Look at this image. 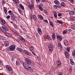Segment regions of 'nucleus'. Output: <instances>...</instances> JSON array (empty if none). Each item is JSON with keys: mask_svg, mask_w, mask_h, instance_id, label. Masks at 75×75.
<instances>
[{"mask_svg": "<svg viewBox=\"0 0 75 75\" xmlns=\"http://www.w3.org/2000/svg\"><path fill=\"white\" fill-rule=\"evenodd\" d=\"M25 61L28 65L31 64V61L28 58H25Z\"/></svg>", "mask_w": 75, "mask_h": 75, "instance_id": "1", "label": "nucleus"}, {"mask_svg": "<svg viewBox=\"0 0 75 75\" xmlns=\"http://www.w3.org/2000/svg\"><path fill=\"white\" fill-rule=\"evenodd\" d=\"M0 30H2V31L3 32H4V33H7V31H8V30L7 28L2 29V27H0Z\"/></svg>", "mask_w": 75, "mask_h": 75, "instance_id": "2", "label": "nucleus"}, {"mask_svg": "<svg viewBox=\"0 0 75 75\" xmlns=\"http://www.w3.org/2000/svg\"><path fill=\"white\" fill-rule=\"evenodd\" d=\"M6 69L8 71H12V68H11V66L8 65H7L6 66Z\"/></svg>", "mask_w": 75, "mask_h": 75, "instance_id": "3", "label": "nucleus"}, {"mask_svg": "<svg viewBox=\"0 0 75 75\" xmlns=\"http://www.w3.org/2000/svg\"><path fill=\"white\" fill-rule=\"evenodd\" d=\"M15 48H16V47L14 46H11L9 47V50H10L11 51H14V50H15Z\"/></svg>", "mask_w": 75, "mask_h": 75, "instance_id": "4", "label": "nucleus"}, {"mask_svg": "<svg viewBox=\"0 0 75 75\" xmlns=\"http://www.w3.org/2000/svg\"><path fill=\"white\" fill-rule=\"evenodd\" d=\"M38 31L39 34L40 35L42 34V31H41V29L40 28V27H38Z\"/></svg>", "mask_w": 75, "mask_h": 75, "instance_id": "5", "label": "nucleus"}, {"mask_svg": "<svg viewBox=\"0 0 75 75\" xmlns=\"http://www.w3.org/2000/svg\"><path fill=\"white\" fill-rule=\"evenodd\" d=\"M64 43L65 45H66V46H67L68 45V41L67 40H64Z\"/></svg>", "mask_w": 75, "mask_h": 75, "instance_id": "6", "label": "nucleus"}, {"mask_svg": "<svg viewBox=\"0 0 75 75\" xmlns=\"http://www.w3.org/2000/svg\"><path fill=\"white\" fill-rule=\"evenodd\" d=\"M49 49L50 51H52V46L51 45H48Z\"/></svg>", "mask_w": 75, "mask_h": 75, "instance_id": "7", "label": "nucleus"}, {"mask_svg": "<svg viewBox=\"0 0 75 75\" xmlns=\"http://www.w3.org/2000/svg\"><path fill=\"white\" fill-rule=\"evenodd\" d=\"M56 38V36L55 35V34L54 33H52V38L53 40H55V38Z\"/></svg>", "mask_w": 75, "mask_h": 75, "instance_id": "8", "label": "nucleus"}, {"mask_svg": "<svg viewBox=\"0 0 75 75\" xmlns=\"http://www.w3.org/2000/svg\"><path fill=\"white\" fill-rule=\"evenodd\" d=\"M45 37L46 38L47 40H48L49 41H50V40H51V38H50V37L47 34H46L45 35Z\"/></svg>", "mask_w": 75, "mask_h": 75, "instance_id": "9", "label": "nucleus"}, {"mask_svg": "<svg viewBox=\"0 0 75 75\" xmlns=\"http://www.w3.org/2000/svg\"><path fill=\"white\" fill-rule=\"evenodd\" d=\"M56 36L57 38H59V41H62V36H60L59 35H57Z\"/></svg>", "mask_w": 75, "mask_h": 75, "instance_id": "10", "label": "nucleus"}, {"mask_svg": "<svg viewBox=\"0 0 75 75\" xmlns=\"http://www.w3.org/2000/svg\"><path fill=\"white\" fill-rule=\"evenodd\" d=\"M23 65L24 67V68L25 69H26V70H28V69L27 68H26V67L27 65V64H26V63H24L23 64Z\"/></svg>", "mask_w": 75, "mask_h": 75, "instance_id": "11", "label": "nucleus"}, {"mask_svg": "<svg viewBox=\"0 0 75 75\" xmlns=\"http://www.w3.org/2000/svg\"><path fill=\"white\" fill-rule=\"evenodd\" d=\"M49 24L50 25V26H51L52 27H54V23L53 22L51 21H49Z\"/></svg>", "mask_w": 75, "mask_h": 75, "instance_id": "12", "label": "nucleus"}, {"mask_svg": "<svg viewBox=\"0 0 75 75\" xmlns=\"http://www.w3.org/2000/svg\"><path fill=\"white\" fill-rule=\"evenodd\" d=\"M38 17L39 18H40L41 20H44V17L42 16L41 15H38Z\"/></svg>", "mask_w": 75, "mask_h": 75, "instance_id": "13", "label": "nucleus"}, {"mask_svg": "<svg viewBox=\"0 0 75 75\" xmlns=\"http://www.w3.org/2000/svg\"><path fill=\"white\" fill-rule=\"evenodd\" d=\"M17 50L18 51L20 52H22L23 51V50L20 48L18 47L17 48Z\"/></svg>", "mask_w": 75, "mask_h": 75, "instance_id": "14", "label": "nucleus"}, {"mask_svg": "<svg viewBox=\"0 0 75 75\" xmlns=\"http://www.w3.org/2000/svg\"><path fill=\"white\" fill-rule=\"evenodd\" d=\"M4 10L5 13L6 14H7V8L6 7H4Z\"/></svg>", "mask_w": 75, "mask_h": 75, "instance_id": "15", "label": "nucleus"}, {"mask_svg": "<svg viewBox=\"0 0 75 75\" xmlns=\"http://www.w3.org/2000/svg\"><path fill=\"white\" fill-rule=\"evenodd\" d=\"M1 23L2 24H6V21H5V20H4L3 19H1Z\"/></svg>", "mask_w": 75, "mask_h": 75, "instance_id": "16", "label": "nucleus"}, {"mask_svg": "<svg viewBox=\"0 0 75 75\" xmlns=\"http://www.w3.org/2000/svg\"><path fill=\"white\" fill-rule=\"evenodd\" d=\"M74 13L75 12L73 11H71L69 12V14L70 15H71V16H72V15H74Z\"/></svg>", "mask_w": 75, "mask_h": 75, "instance_id": "17", "label": "nucleus"}, {"mask_svg": "<svg viewBox=\"0 0 75 75\" xmlns=\"http://www.w3.org/2000/svg\"><path fill=\"white\" fill-rule=\"evenodd\" d=\"M58 47L59 48L61 49H62V45H61V44L60 43H58Z\"/></svg>", "mask_w": 75, "mask_h": 75, "instance_id": "18", "label": "nucleus"}, {"mask_svg": "<svg viewBox=\"0 0 75 75\" xmlns=\"http://www.w3.org/2000/svg\"><path fill=\"white\" fill-rule=\"evenodd\" d=\"M54 3L55 4H57V5H59V2L58 0H55L54 1Z\"/></svg>", "mask_w": 75, "mask_h": 75, "instance_id": "19", "label": "nucleus"}, {"mask_svg": "<svg viewBox=\"0 0 75 75\" xmlns=\"http://www.w3.org/2000/svg\"><path fill=\"white\" fill-rule=\"evenodd\" d=\"M8 42L7 41H6L4 42V45L5 46H8Z\"/></svg>", "mask_w": 75, "mask_h": 75, "instance_id": "20", "label": "nucleus"}, {"mask_svg": "<svg viewBox=\"0 0 75 75\" xmlns=\"http://www.w3.org/2000/svg\"><path fill=\"white\" fill-rule=\"evenodd\" d=\"M63 35H65V34H67V30L66 29L64 30L63 32Z\"/></svg>", "mask_w": 75, "mask_h": 75, "instance_id": "21", "label": "nucleus"}, {"mask_svg": "<svg viewBox=\"0 0 75 75\" xmlns=\"http://www.w3.org/2000/svg\"><path fill=\"white\" fill-rule=\"evenodd\" d=\"M19 38L20 40H21V41H22L23 42H25V40L24 39H23L22 37H20Z\"/></svg>", "mask_w": 75, "mask_h": 75, "instance_id": "22", "label": "nucleus"}, {"mask_svg": "<svg viewBox=\"0 0 75 75\" xmlns=\"http://www.w3.org/2000/svg\"><path fill=\"white\" fill-rule=\"evenodd\" d=\"M0 39L1 40H5V38L4 37L2 36L1 35H0Z\"/></svg>", "mask_w": 75, "mask_h": 75, "instance_id": "23", "label": "nucleus"}, {"mask_svg": "<svg viewBox=\"0 0 75 75\" xmlns=\"http://www.w3.org/2000/svg\"><path fill=\"white\" fill-rule=\"evenodd\" d=\"M33 19L34 20H37V17L35 15H33Z\"/></svg>", "mask_w": 75, "mask_h": 75, "instance_id": "24", "label": "nucleus"}, {"mask_svg": "<svg viewBox=\"0 0 75 75\" xmlns=\"http://www.w3.org/2000/svg\"><path fill=\"white\" fill-rule=\"evenodd\" d=\"M27 5L28 6L29 8L30 9H31V8H32V7L31 6V5L30 6V3L28 2L27 4Z\"/></svg>", "mask_w": 75, "mask_h": 75, "instance_id": "25", "label": "nucleus"}, {"mask_svg": "<svg viewBox=\"0 0 75 75\" xmlns=\"http://www.w3.org/2000/svg\"><path fill=\"white\" fill-rule=\"evenodd\" d=\"M24 52H25V54H26V55H29V52H28V51H27L26 50H24Z\"/></svg>", "mask_w": 75, "mask_h": 75, "instance_id": "26", "label": "nucleus"}, {"mask_svg": "<svg viewBox=\"0 0 75 75\" xmlns=\"http://www.w3.org/2000/svg\"><path fill=\"white\" fill-rule=\"evenodd\" d=\"M56 63L58 65H61V62L60 60H58L56 62Z\"/></svg>", "mask_w": 75, "mask_h": 75, "instance_id": "27", "label": "nucleus"}, {"mask_svg": "<svg viewBox=\"0 0 75 75\" xmlns=\"http://www.w3.org/2000/svg\"><path fill=\"white\" fill-rule=\"evenodd\" d=\"M29 69H30L29 70V71L31 72H33V69H32V68H31V67H29Z\"/></svg>", "mask_w": 75, "mask_h": 75, "instance_id": "28", "label": "nucleus"}, {"mask_svg": "<svg viewBox=\"0 0 75 75\" xmlns=\"http://www.w3.org/2000/svg\"><path fill=\"white\" fill-rule=\"evenodd\" d=\"M20 6L21 7V8H22V10H24V6L22 4H20Z\"/></svg>", "mask_w": 75, "mask_h": 75, "instance_id": "29", "label": "nucleus"}, {"mask_svg": "<svg viewBox=\"0 0 75 75\" xmlns=\"http://www.w3.org/2000/svg\"><path fill=\"white\" fill-rule=\"evenodd\" d=\"M30 50L31 52H33L34 51V47H30Z\"/></svg>", "mask_w": 75, "mask_h": 75, "instance_id": "30", "label": "nucleus"}, {"mask_svg": "<svg viewBox=\"0 0 75 75\" xmlns=\"http://www.w3.org/2000/svg\"><path fill=\"white\" fill-rule=\"evenodd\" d=\"M57 22L59 24H62V23H63V22H62V21L58 20L57 21Z\"/></svg>", "mask_w": 75, "mask_h": 75, "instance_id": "31", "label": "nucleus"}, {"mask_svg": "<svg viewBox=\"0 0 75 75\" xmlns=\"http://www.w3.org/2000/svg\"><path fill=\"white\" fill-rule=\"evenodd\" d=\"M2 29H3L4 28H7L6 26L3 24H2Z\"/></svg>", "mask_w": 75, "mask_h": 75, "instance_id": "32", "label": "nucleus"}, {"mask_svg": "<svg viewBox=\"0 0 75 75\" xmlns=\"http://www.w3.org/2000/svg\"><path fill=\"white\" fill-rule=\"evenodd\" d=\"M16 65H20V62L18 61H17L16 62Z\"/></svg>", "mask_w": 75, "mask_h": 75, "instance_id": "33", "label": "nucleus"}, {"mask_svg": "<svg viewBox=\"0 0 75 75\" xmlns=\"http://www.w3.org/2000/svg\"><path fill=\"white\" fill-rule=\"evenodd\" d=\"M6 35L7 37H10V35H11V34L10 33H6Z\"/></svg>", "mask_w": 75, "mask_h": 75, "instance_id": "34", "label": "nucleus"}, {"mask_svg": "<svg viewBox=\"0 0 75 75\" xmlns=\"http://www.w3.org/2000/svg\"><path fill=\"white\" fill-rule=\"evenodd\" d=\"M61 6H62L63 7H64V6H65V4L64 3V2H62L61 4Z\"/></svg>", "mask_w": 75, "mask_h": 75, "instance_id": "35", "label": "nucleus"}, {"mask_svg": "<svg viewBox=\"0 0 75 75\" xmlns=\"http://www.w3.org/2000/svg\"><path fill=\"white\" fill-rule=\"evenodd\" d=\"M69 72L71 73L72 72V68H70L69 69Z\"/></svg>", "mask_w": 75, "mask_h": 75, "instance_id": "36", "label": "nucleus"}, {"mask_svg": "<svg viewBox=\"0 0 75 75\" xmlns=\"http://www.w3.org/2000/svg\"><path fill=\"white\" fill-rule=\"evenodd\" d=\"M67 51L69 52L70 51V47H68L67 48Z\"/></svg>", "mask_w": 75, "mask_h": 75, "instance_id": "37", "label": "nucleus"}, {"mask_svg": "<svg viewBox=\"0 0 75 75\" xmlns=\"http://www.w3.org/2000/svg\"><path fill=\"white\" fill-rule=\"evenodd\" d=\"M18 11H19L20 13H21V14L23 13V12L20 8H18Z\"/></svg>", "mask_w": 75, "mask_h": 75, "instance_id": "38", "label": "nucleus"}, {"mask_svg": "<svg viewBox=\"0 0 75 75\" xmlns=\"http://www.w3.org/2000/svg\"><path fill=\"white\" fill-rule=\"evenodd\" d=\"M54 7L55 8H56V9H57V8H58V6H57V5H55V6H54Z\"/></svg>", "mask_w": 75, "mask_h": 75, "instance_id": "39", "label": "nucleus"}, {"mask_svg": "<svg viewBox=\"0 0 75 75\" xmlns=\"http://www.w3.org/2000/svg\"><path fill=\"white\" fill-rule=\"evenodd\" d=\"M40 9V10H41V11H43V8H42V7H38Z\"/></svg>", "mask_w": 75, "mask_h": 75, "instance_id": "40", "label": "nucleus"}, {"mask_svg": "<svg viewBox=\"0 0 75 75\" xmlns=\"http://www.w3.org/2000/svg\"><path fill=\"white\" fill-rule=\"evenodd\" d=\"M58 16L59 17H61V16H62V14L61 13H58Z\"/></svg>", "mask_w": 75, "mask_h": 75, "instance_id": "41", "label": "nucleus"}, {"mask_svg": "<svg viewBox=\"0 0 75 75\" xmlns=\"http://www.w3.org/2000/svg\"><path fill=\"white\" fill-rule=\"evenodd\" d=\"M43 21L47 23H48V21L47 20H43Z\"/></svg>", "mask_w": 75, "mask_h": 75, "instance_id": "42", "label": "nucleus"}, {"mask_svg": "<svg viewBox=\"0 0 75 75\" xmlns=\"http://www.w3.org/2000/svg\"><path fill=\"white\" fill-rule=\"evenodd\" d=\"M43 5H42V4H40L38 6V7H43Z\"/></svg>", "mask_w": 75, "mask_h": 75, "instance_id": "43", "label": "nucleus"}, {"mask_svg": "<svg viewBox=\"0 0 75 75\" xmlns=\"http://www.w3.org/2000/svg\"><path fill=\"white\" fill-rule=\"evenodd\" d=\"M72 55L73 56H75V51H74L72 52Z\"/></svg>", "mask_w": 75, "mask_h": 75, "instance_id": "44", "label": "nucleus"}, {"mask_svg": "<svg viewBox=\"0 0 75 75\" xmlns=\"http://www.w3.org/2000/svg\"><path fill=\"white\" fill-rule=\"evenodd\" d=\"M57 14H54V17L55 18H57Z\"/></svg>", "mask_w": 75, "mask_h": 75, "instance_id": "45", "label": "nucleus"}, {"mask_svg": "<svg viewBox=\"0 0 75 75\" xmlns=\"http://www.w3.org/2000/svg\"><path fill=\"white\" fill-rule=\"evenodd\" d=\"M10 18V16L9 15H8V16H6V18L8 19H9Z\"/></svg>", "mask_w": 75, "mask_h": 75, "instance_id": "46", "label": "nucleus"}, {"mask_svg": "<svg viewBox=\"0 0 75 75\" xmlns=\"http://www.w3.org/2000/svg\"><path fill=\"white\" fill-rule=\"evenodd\" d=\"M16 4V6H18V3H17V1H16L15 2Z\"/></svg>", "mask_w": 75, "mask_h": 75, "instance_id": "47", "label": "nucleus"}, {"mask_svg": "<svg viewBox=\"0 0 75 75\" xmlns=\"http://www.w3.org/2000/svg\"><path fill=\"white\" fill-rule=\"evenodd\" d=\"M70 64H71V65H74V62H70Z\"/></svg>", "mask_w": 75, "mask_h": 75, "instance_id": "48", "label": "nucleus"}, {"mask_svg": "<svg viewBox=\"0 0 75 75\" xmlns=\"http://www.w3.org/2000/svg\"><path fill=\"white\" fill-rule=\"evenodd\" d=\"M44 12L46 14H47L48 13V12H47L46 9L44 10Z\"/></svg>", "mask_w": 75, "mask_h": 75, "instance_id": "49", "label": "nucleus"}, {"mask_svg": "<svg viewBox=\"0 0 75 75\" xmlns=\"http://www.w3.org/2000/svg\"><path fill=\"white\" fill-rule=\"evenodd\" d=\"M65 55L67 58H69V54H66Z\"/></svg>", "mask_w": 75, "mask_h": 75, "instance_id": "50", "label": "nucleus"}, {"mask_svg": "<svg viewBox=\"0 0 75 75\" xmlns=\"http://www.w3.org/2000/svg\"><path fill=\"white\" fill-rule=\"evenodd\" d=\"M69 1H70V2L71 3H73L74 2V0H70Z\"/></svg>", "mask_w": 75, "mask_h": 75, "instance_id": "51", "label": "nucleus"}, {"mask_svg": "<svg viewBox=\"0 0 75 75\" xmlns=\"http://www.w3.org/2000/svg\"><path fill=\"white\" fill-rule=\"evenodd\" d=\"M10 15L11 17H13V16H14V14L13 13L11 14Z\"/></svg>", "mask_w": 75, "mask_h": 75, "instance_id": "52", "label": "nucleus"}, {"mask_svg": "<svg viewBox=\"0 0 75 75\" xmlns=\"http://www.w3.org/2000/svg\"><path fill=\"white\" fill-rule=\"evenodd\" d=\"M36 1L37 3H40V0H36Z\"/></svg>", "mask_w": 75, "mask_h": 75, "instance_id": "53", "label": "nucleus"}, {"mask_svg": "<svg viewBox=\"0 0 75 75\" xmlns=\"http://www.w3.org/2000/svg\"><path fill=\"white\" fill-rule=\"evenodd\" d=\"M65 55H67V54H68V52L67 51L65 52Z\"/></svg>", "mask_w": 75, "mask_h": 75, "instance_id": "54", "label": "nucleus"}, {"mask_svg": "<svg viewBox=\"0 0 75 75\" xmlns=\"http://www.w3.org/2000/svg\"><path fill=\"white\" fill-rule=\"evenodd\" d=\"M30 6H31V7L32 8H33L34 5L33 4H32Z\"/></svg>", "mask_w": 75, "mask_h": 75, "instance_id": "55", "label": "nucleus"}, {"mask_svg": "<svg viewBox=\"0 0 75 75\" xmlns=\"http://www.w3.org/2000/svg\"><path fill=\"white\" fill-rule=\"evenodd\" d=\"M30 18L31 20L33 19V17H32V15H30Z\"/></svg>", "mask_w": 75, "mask_h": 75, "instance_id": "56", "label": "nucleus"}, {"mask_svg": "<svg viewBox=\"0 0 75 75\" xmlns=\"http://www.w3.org/2000/svg\"><path fill=\"white\" fill-rule=\"evenodd\" d=\"M73 20H74V21H75V16L73 17Z\"/></svg>", "mask_w": 75, "mask_h": 75, "instance_id": "57", "label": "nucleus"}, {"mask_svg": "<svg viewBox=\"0 0 75 75\" xmlns=\"http://www.w3.org/2000/svg\"><path fill=\"white\" fill-rule=\"evenodd\" d=\"M8 13L9 14L10 13H11V10L9 11L8 12Z\"/></svg>", "mask_w": 75, "mask_h": 75, "instance_id": "58", "label": "nucleus"}, {"mask_svg": "<svg viewBox=\"0 0 75 75\" xmlns=\"http://www.w3.org/2000/svg\"><path fill=\"white\" fill-rule=\"evenodd\" d=\"M53 14H57V12H53Z\"/></svg>", "mask_w": 75, "mask_h": 75, "instance_id": "59", "label": "nucleus"}, {"mask_svg": "<svg viewBox=\"0 0 75 75\" xmlns=\"http://www.w3.org/2000/svg\"><path fill=\"white\" fill-rule=\"evenodd\" d=\"M2 3V4H4L5 3L4 2V1H3Z\"/></svg>", "mask_w": 75, "mask_h": 75, "instance_id": "60", "label": "nucleus"}, {"mask_svg": "<svg viewBox=\"0 0 75 75\" xmlns=\"http://www.w3.org/2000/svg\"><path fill=\"white\" fill-rule=\"evenodd\" d=\"M26 37L27 38H28L29 37V36L27 35H25Z\"/></svg>", "mask_w": 75, "mask_h": 75, "instance_id": "61", "label": "nucleus"}, {"mask_svg": "<svg viewBox=\"0 0 75 75\" xmlns=\"http://www.w3.org/2000/svg\"><path fill=\"white\" fill-rule=\"evenodd\" d=\"M73 61V60H72V59H70V62H72Z\"/></svg>", "mask_w": 75, "mask_h": 75, "instance_id": "62", "label": "nucleus"}, {"mask_svg": "<svg viewBox=\"0 0 75 75\" xmlns=\"http://www.w3.org/2000/svg\"><path fill=\"white\" fill-rule=\"evenodd\" d=\"M72 27L73 28H75V26H73Z\"/></svg>", "mask_w": 75, "mask_h": 75, "instance_id": "63", "label": "nucleus"}, {"mask_svg": "<svg viewBox=\"0 0 75 75\" xmlns=\"http://www.w3.org/2000/svg\"><path fill=\"white\" fill-rule=\"evenodd\" d=\"M59 75H63L61 73H59Z\"/></svg>", "mask_w": 75, "mask_h": 75, "instance_id": "64", "label": "nucleus"}]
</instances>
